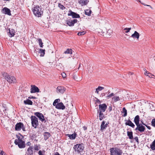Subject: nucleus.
<instances>
[{
	"mask_svg": "<svg viewBox=\"0 0 155 155\" xmlns=\"http://www.w3.org/2000/svg\"><path fill=\"white\" fill-rule=\"evenodd\" d=\"M134 139L138 143H139L138 138L137 137H136L134 138Z\"/></svg>",
	"mask_w": 155,
	"mask_h": 155,
	"instance_id": "49530a36",
	"label": "nucleus"
},
{
	"mask_svg": "<svg viewBox=\"0 0 155 155\" xmlns=\"http://www.w3.org/2000/svg\"><path fill=\"white\" fill-rule=\"evenodd\" d=\"M105 121L104 120L102 122L101 124V130L102 131H103L105 129L107 128L106 126H105Z\"/></svg>",
	"mask_w": 155,
	"mask_h": 155,
	"instance_id": "b1692460",
	"label": "nucleus"
},
{
	"mask_svg": "<svg viewBox=\"0 0 155 155\" xmlns=\"http://www.w3.org/2000/svg\"><path fill=\"white\" fill-rule=\"evenodd\" d=\"M131 37L134 38H136L137 40H138L139 38L140 35L137 32L135 31L134 33L131 35Z\"/></svg>",
	"mask_w": 155,
	"mask_h": 155,
	"instance_id": "f3484780",
	"label": "nucleus"
},
{
	"mask_svg": "<svg viewBox=\"0 0 155 155\" xmlns=\"http://www.w3.org/2000/svg\"><path fill=\"white\" fill-rule=\"evenodd\" d=\"M24 103L26 105H32L33 104L32 102L29 99H27L26 100L24 101Z\"/></svg>",
	"mask_w": 155,
	"mask_h": 155,
	"instance_id": "a878e982",
	"label": "nucleus"
},
{
	"mask_svg": "<svg viewBox=\"0 0 155 155\" xmlns=\"http://www.w3.org/2000/svg\"><path fill=\"white\" fill-rule=\"evenodd\" d=\"M3 75L5 76V79L9 83H14L16 82V80L14 77L11 76L6 73H5Z\"/></svg>",
	"mask_w": 155,
	"mask_h": 155,
	"instance_id": "39448f33",
	"label": "nucleus"
},
{
	"mask_svg": "<svg viewBox=\"0 0 155 155\" xmlns=\"http://www.w3.org/2000/svg\"><path fill=\"white\" fill-rule=\"evenodd\" d=\"M33 146H30L27 150V152H28V155H33Z\"/></svg>",
	"mask_w": 155,
	"mask_h": 155,
	"instance_id": "4be33fe9",
	"label": "nucleus"
},
{
	"mask_svg": "<svg viewBox=\"0 0 155 155\" xmlns=\"http://www.w3.org/2000/svg\"><path fill=\"white\" fill-rule=\"evenodd\" d=\"M147 6L151 7V6L150 5H147Z\"/></svg>",
	"mask_w": 155,
	"mask_h": 155,
	"instance_id": "e2e57ef3",
	"label": "nucleus"
},
{
	"mask_svg": "<svg viewBox=\"0 0 155 155\" xmlns=\"http://www.w3.org/2000/svg\"><path fill=\"white\" fill-rule=\"evenodd\" d=\"M31 143L30 142H28L26 143V145L28 146H30Z\"/></svg>",
	"mask_w": 155,
	"mask_h": 155,
	"instance_id": "603ef678",
	"label": "nucleus"
},
{
	"mask_svg": "<svg viewBox=\"0 0 155 155\" xmlns=\"http://www.w3.org/2000/svg\"><path fill=\"white\" fill-rule=\"evenodd\" d=\"M114 93H112L110 94L109 95H107L106 97L107 98H109L112 96H114Z\"/></svg>",
	"mask_w": 155,
	"mask_h": 155,
	"instance_id": "a18cd8bd",
	"label": "nucleus"
},
{
	"mask_svg": "<svg viewBox=\"0 0 155 155\" xmlns=\"http://www.w3.org/2000/svg\"><path fill=\"white\" fill-rule=\"evenodd\" d=\"M97 101H99V100H98Z\"/></svg>",
	"mask_w": 155,
	"mask_h": 155,
	"instance_id": "338daca9",
	"label": "nucleus"
},
{
	"mask_svg": "<svg viewBox=\"0 0 155 155\" xmlns=\"http://www.w3.org/2000/svg\"><path fill=\"white\" fill-rule=\"evenodd\" d=\"M120 99L119 96H114L112 99V100L114 102H116L117 101H120Z\"/></svg>",
	"mask_w": 155,
	"mask_h": 155,
	"instance_id": "7c9ffc66",
	"label": "nucleus"
},
{
	"mask_svg": "<svg viewBox=\"0 0 155 155\" xmlns=\"http://www.w3.org/2000/svg\"><path fill=\"white\" fill-rule=\"evenodd\" d=\"M28 98H30V99L32 98V99H35L36 98L35 97L33 96H30L28 97Z\"/></svg>",
	"mask_w": 155,
	"mask_h": 155,
	"instance_id": "3c124183",
	"label": "nucleus"
},
{
	"mask_svg": "<svg viewBox=\"0 0 155 155\" xmlns=\"http://www.w3.org/2000/svg\"><path fill=\"white\" fill-rule=\"evenodd\" d=\"M44 140H47L50 137V133L48 132H45L44 133Z\"/></svg>",
	"mask_w": 155,
	"mask_h": 155,
	"instance_id": "5701e85b",
	"label": "nucleus"
},
{
	"mask_svg": "<svg viewBox=\"0 0 155 155\" xmlns=\"http://www.w3.org/2000/svg\"><path fill=\"white\" fill-rule=\"evenodd\" d=\"M150 148H151V149L152 150H155V139L153 141V142L152 143V144L150 145Z\"/></svg>",
	"mask_w": 155,
	"mask_h": 155,
	"instance_id": "f704fd0d",
	"label": "nucleus"
},
{
	"mask_svg": "<svg viewBox=\"0 0 155 155\" xmlns=\"http://www.w3.org/2000/svg\"><path fill=\"white\" fill-rule=\"evenodd\" d=\"M31 124L32 126L35 128H36L39 125L38 119L34 116H31Z\"/></svg>",
	"mask_w": 155,
	"mask_h": 155,
	"instance_id": "423d86ee",
	"label": "nucleus"
},
{
	"mask_svg": "<svg viewBox=\"0 0 155 155\" xmlns=\"http://www.w3.org/2000/svg\"><path fill=\"white\" fill-rule=\"evenodd\" d=\"M108 92L109 94L110 93V91H108Z\"/></svg>",
	"mask_w": 155,
	"mask_h": 155,
	"instance_id": "680f3d73",
	"label": "nucleus"
},
{
	"mask_svg": "<svg viewBox=\"0 0 155 155\" xmlns=\"http://www.w3.org/2000/svg\"><path fill=\"white\" fill-rule=\"evenodd\" d=\"M131 29V28H126L124 29V30L125 31V32L126 33H127L129 32L130 30Z\"/></svg>",
	"mask_w": 155,
	"mask_h": 155,
	"instance_id": "a19ab883",
	"label": "nucleus"
},
{
	"mask_svg": "<svg viewBox=\"0 0 155 155\" xmlns=\"http://www.w3.org/2000/svg\"><path fill=\"white\" fill-rule=\"evenodd\" d=\"M15 130L17 131H19L22 130L23 131H26L25 126L24 124L21 122L17 123L15 128Z\"/></svg>",
	"mask_w": 155,
	"mask_h": 155,
	"instance_id": "0eeeda50",
	"label": "nucleus"
},
{
	"mask_svg": "<svg viewBox=\"0 0 155 155\" xmlns=\"http://www.w3.org/2000/svg\"><path fill=\"white\" fill-rule=\"evenodd\" d=\"M55 107L58 109L64 110L65 107L62 102L57 103L55 106Z\"/></svg>",
	"mask_w": 155,
	"mask_h": 155,
	"instance_id": "dca6fc26",
	"label": "nucleus"
},
{
	"mask_svg": "<svg viewBox=\"0 0 155 155\" xmlns=\"http://www.w3.org/2000/svg\"><path fill=\"white\" fill-rule=\"evenodd\" d=\"M9 36L10 37H13L15 35V30L13 29H12L11 30H10V29H9Z\"/></svg>",
	"mask_w": 155,
	"mask_h": 155,
	"instance_id": "c85d7f7f",
	"label": "nucleus"
},
{
	"mask_svg": "<svg viewBox=\"0 0 155 155\" xmlns=\"http://www.w3.org/2000/svg\"><path fill=\"white\" fill-rule=\"evenodd\" d=\"M109 108L110 109V110H111L112 107H109Z\"/></svg>",
	"mask_w": 155,
	"mask_h": 155,
	"instance_id": "052dcab7",
	"label": "nucleus"
},
{
	"mask_svg": "<svg viewBox=\"0 0 155 155\" xmlns=\"http://www.w3.org/2000/svg\"><path fill=\"white\" fill-rule=\"evenodd\" d=\"M85 33L86 32L85 31H80L78 33V35H84Z\"/></svg>",
	"mask_w": 155,
	"mask_h": 155,
	"instance_id": "79ce46f5",
	"label": "nucleus"
},
{
	"mask_svg": "<svg viewBox=\"0 0 155 155\" xmlns=\"http://www.w3.org/2000/svg\"><path fill=\"white\" fill-rule=\"evenodd\" d=\"M113 2L115 1V0H113Z\"/></svg>",
	"mask_w": 155,
	"mask_h": 155,
	"instance_id": "69168bd1",
	"label": "nucleus"
},
{
	"mask_svg": "<svg viewBox=\"0 0 155 155\" xmlns=\"http://www.w3.org/2000/svg\"><path fill=\"white\" fill-rule=\"evenodd\" d=\"M66 88L62 86H58L56 89V91L58 94H63L65 91Z\"/></svg>",
	"mask_w": 155,
	"mask_h": 155,
	"instance_id": "6e6552de",
	"label": "nucleus"
},
{
	"mask_svg": "<svg viewBox=\"0 0 155 155\" xmlns=\"http://www.w3.org/2000/svg\"><path fill=\"white\" fill-rule=\"evenodd\" d=\"M83 128H84V130H87V127H86V126H84V127H83Z\"/></svg>",
	"mask_w": 155,
	"mask_h": 155,
	"instance_id": "6e6d98bb",
	"label": "nucleus"
},
{
	"mask_svg": "<svg viewBox=\"0 0 155 155\" xmlns=\"http://www.w3.org/2000/svg\"><path fill=\"white\" fill-rule=\"evenodd\" d=\"M39 88L35 85H31V93H35L39 92Z\"/></svg>",
	"mask_w": 155,
	"mask_h": 155,
	"instance_id": "ddd939ff",
	"label": "nucleus"
},
{
	"mask_svg": "<svg viewBox=\"0 0 155 155\" xmlns=\"http://www.w3.org/2000/svg\"><path fill=\"white\" fill-rule=\"evenodd\" d=\"M108 124H109V123H107L105 124V126H106L107 127V125Z\"/></svg>",
	"mask_w": 155,
	"mask_h": 155,
	"instance_id": "13d9d810",
	"label": "nucleus"
},
{
	"mask_svg": "<svg viewBox=\"0 0 155 155\" xmlns=\"http://www.w3.org/2000/svg\"><path fill=\"white\" fill-rule=\"evenodd\" d=\"M122 113H124V114L123 115V117H126L127 115V110L125 107H124L123 108L122 111H121Z\"/></svg>",
	"mask_w": 155,
	"mask_h": 155,
	"instance_id": "2f4dec72",
	"label": "nucleus"
},
{
	"mask_svg": "<svg viewBox=\"0 0 155 155\" xmlns=\"http://www.w3.org/2000/svg\"><path fill=\"white\" fill-rule=\"evenodd\" d=\"M65 54H72V50L71 49H67V50L64 52Z\"/></svg>",
	"mask_w": 155,
	"mask_h": 155,
	"instance_id": "473e14b6",
	"label": "nucleus"
},
{
	"mask_svg": "<svg viewBox=\"0 0 155 155\" xmlns=\"http://www.w3.org/2000/svg\"><path fill=\"white\" fill-rule=\"evenodd\" d=\"M45 50H43L42 49H39V53L41 54L40 56L41 57H43L44 56L45 54Z\"/></svg>",
	"mask_w": 155,
	"mask_h": 155,
	"instance_id": "72a5a7b5",
	"label": "nucleus"
},
{
	"mask_svg": "<svg viewBox=\"0 0 155 155\" xmlns=\"http://www.w3.org/2000/svg\"><path fill=\"white\" fill-rule=\"evenodd\" d=\"M99 109L97 110V111L104 112L107 108V105L105 104H100L99 105Z\"/></svg>",
	"mask_w": 155,
	"mask_h": 155,
	"instance_id": "9d476101",
	"label": "nucleus"
},
{
	"mask_svg": "<svg viewBox=\"0 0 155 155\" xmlns=\"http://www.w3.org/2000/svg\"><path fill=\"white\" fill-rule=\"evenodd\" d=\"M128 74L129 75H132L133 74V73L132 72H129Z\"/></svg>",
	"mask_w": 155,
	"mask_h": 155,
	"instance_id": "4d7b16f0",
	"label": "nucleus"
},
{
	"mask_svg": "<svg viewBox=\"0 0 155 155\" xmlns=\"http://www.w3.org/2000/svg\"><path fill=\"white\" fill-rule=\"evenodd\" d=\"M125 124L126 125L129 126L133 128H134L135 126L134 124L129 119L127 120L126 122L125 123Z\"/></svg>",
	"mask_w": 155,
	"mask_h": 155,
	"instance_id": "a211bd4d",
	"label": "nucleus"
},
{
	"mask_svg": "<svg viewBox=\"0 0 155 155\" xmlns=\"http://www.w3.org/2000/svg\"><path fill=\"white\" fill-rule=\"evenodd\" d=\"M39 46L41 48H42L43 47V43L42 42V40L41 38H39L38 39Z\"/></svg>",
	"mask_w": 155,
	"mask_h": 155,
	"instance_id": "e433bc0d",
	"label": "nucleus"
},
{
	"mask_svg": "<svg viewBox=\"0 0 155 155\" xmlns=\"http://www.w3.org/2000/svg\"><path fill=\"white\" fill-rule=\"evenodd\" d=\"M58 6L60 8L61 10H63L65 8L61 3H58Z\"/></svg>",
	"mask_w": 155,
	"mask_h": 155,
	"instance_id": "ea45409f",
	"label": "nucleus"
},
{
	"mask_svg": "<svg viewBox=\"0 0 155 155\" xmlns=\"http://www.w3.org/2000/svg\"><path fill=\"white\" fill-rule=\"evenodd\" d=\"M85 14L88 16H90L91 13V11L90 9H86L85 11Z\"/></svg>",
	"mask_w": 155,
	"mask_h": 155,
	"instance_id": "c9c22d12",
	"label": "nucleus"
},
{
	"mask_svg": "<svg viewBox=\"0 0 155 155\" xmlns=\"http://www.w3.org/2000/svg\"><path fill=\"white\" fill-rule=\"evenodd\" d=\"M34 149L35 150L38 151L39 150L38 146L37 144L35 145Z\"/></svg>",
	"mask_w": 155,
	"mask_h": 155,
	"instance_id": "37998d69",
	"label": "nucleus"
},
{
	"mask_svg": "<svg viewBox=\"0 0 155 155\" xmlns=\"http://www.w3.org/2000/svg\"><path fill=\"white\" fill-rule=\"evenodd\" d=\"M84 147L83 143L77 144L74 147V149L76 152L80 153L83 152Z\"/></svg>",
	"mask_w": 155,
	"mask_h": 155,
	"instance_id": "20e7f679",
	"label": "nucleus"
},
{
	"mask_svg": "<svg viewBox=\"0 0 155 155\" xmlns=\"http://www.w3.org/2000/svg\"><path fill=\"white\" fill-rule=\"evenodd\" d=\"M68 137H69V138L71 140L74 139L75 138L76 136V134H66Z\"/></svg>",
	"mask_w": 155,
	"mask_h": 155,
	"instance_id": "c756f323",
	"label": "nucleus"
},
{
	"mask_svg": "<svg viewBox=\"0 0 155 155\" xmlns=\"http://www.w3.org/2000/svg\"><path fill=\"white\" fill-rule=\"evenodd\" d=\"M60 101V99H57L54 100L53 103V105L54 106H56L57 104L58 103V102Z\"/></svg>",
	"mask_w": 155,
	"mask_h": 155,
	"instance_id": "58836bf2",
	"label": "nucleus"
},
{
	"mask_svg": "<svg viewBox=\"0 0 155 155\" xmlns=\"http://www.w3.org/2000/svg\"><path fill=\"white\" fill-rule=\"evenodd\" d=\"M3 0L4 1L7 2V1H9L10 0Z\"/></svg>",
	"mask_w": 155,
	"mask_h": 155,
	"instance_id": "bf43d9fd",
	"label": "nucleus"
},
{
	"mask_svg": "<svg viewBox=\"0 0 155 155\" xmlns=\"http://www.w3.org/2000/svg\"><path fill=\"white\" fill-rule=\"evenodd\" d=\"M88 2L89 1L88 0H80L79 1L80 4L82 6L86 5Z\"/></svg>",
	"mask_w": 155,
	"mask_h": 155,
	"instance_id": "aec40b11",
	"label": "nucleus"
},
{
	"mask_svg": "<svg viewBox=\"0 0 155 155\" xmlns=\"http://www.w3.org/2000/svg\"><path fill=\"white\" fill-rule=\"evenodd\" d=\"M34 114L38 117L42 122H43L45 120L44 116L42 114L38 112H36L34 113Z\"/></svg>",
	"mask_w": 155,
	"mask_h": 155,
	"instance_id": "f8f14e48",
	"label": "nucleus"
},
{
	"mask_svg": "<svg viewBox=\"0 0 155 155\" xmlns=\"http://www.w3.org/2000/svg\"><path fill=\"white\" fill-rule=\"evenodd\" d=\"M2 12L5 14H7L10 16L11 15V11L10 9L6 7L2 9Z\"/></svg>",
	"mask_w": 155,
	"mask_h": 155,
	"instance_id": "4468645a",
	"label": "nucleus"
},
{
	"mask_svg": "<svg viewBox=\"0 0 155 155\" xmlns=\"http://www.w3.org/2000/svg\"><path fill=\"white\" fill-rule=\"evenodd\" d=\"M103 112L101 111H97V114H99V120H102L104 118H105L104 115L103 114Z\"/></svg>",
	"mask_w": 155,
	"mask_h": 155,
	"instance_id": "412c9836",
	"label": "nucleus"
},
{
	"mask_svg": "<svg viewBox=\"0 0 155 155\" xmlns=\"http://www.w3.org/2000/svg\"><path fill=\"white\" fill-rule=\"evenodd\" d=\"M140 118L139 116L138 115L134 117V122L135 123L136 125L140 124Z\"/></svg>",
	"mask_w": 155,
	"mask_h": 155,
	"instance_id": "6ab92c4d",
	"label": "nucleus"
},
{
	"mask_svg": "<svg viewBox=\"0 0 155 155\" xmlns=\"http://www.w3.org/2000/svg\"><path fill=\"white\" fill-rule=\"evenodd\" d=\"M39 155H43L42 153V152L41 150H39L38 152Z\"/></svg>",
	"mask_w": 155,
	"mask_h": 155,
	"instance_id": "864d4df0",
	"label": "nucleus"
},
{
	"mask_svg": "<svg viewBox=\"0 0 155 155\" xmlns=\"http://www.w3.org/2000/svg\"><path fill=\"white\" fill-rule=\"evenodd\" d=\"M112 32L111 30H108V31H107L106 33V36L108 37L110 36L112 34Z\"/></svg>",
	"mask_w": 155,
	"mask_h": 155,
	"instance_id": "4c0bfd02",
	"label": "nucleus"
},
{
	"mask_svg": "<svg viewBox=\"0 0 155 155\" xmlns=\"http://www.w3.org/2000/svg\"><path fill=\"white\" fill-rule=\"evenodd\" d=\"M45 122H46V120H45Z\"/></svg>",
	"mask_w": 155,
	"mask_h": 155,
	"instance_id": "774afa93",
	"label": "nucleus"
},
{
	"mask_svg": "<svg viewBox=\"0 0 155 155\" xmlns=\"http://www.w3.org/2000/svg\"><path fill=\"white\" fill-rule=\"evenodd\" d=\"M61 75L63 78H65L66 77V74L65 73L63 72L61 73Z\"/></svg>",
	"mask_w": 155,
	"mask_h": 155,
	"instance_id": "de8ad7c7",
	"label": "nucleus"
},
{
	"mask_svg": "<svg viewBox=\"0 0 155 155\" xmlns=\"http://www.w3.org/2000/svg\"><path fill=\"white\" fill-rule=\"evenodd\" d=\"M147 128L149 130H150L151 129V127H150L147 126V125H145Z\"/></svg>",
	"mask_w": 155,
	"mask_h": 155,
	"instance_id": "5fc2aeb1",
	"label": "nucleus"
},
{
	"mask_svg": "<svg viewBox=\"0 0 155 155\" xmlns=\"http://www.w3.org/2000/svg\"><path fill=\"white\" fill-rule=\"evenodd\" d=\"M110 155H122L123 151L117 147L111 148L110 149Z\"/></svg>",
	"mask_w": 155,
	"mask_h": 155,
	"instance_id": "f257e3e1",
	"label": "nucleus"
},
{
	"mask_svg": "<svg viewBox=\"0 0 155 155\" xmlns=\"http://www.w3.org/2000/svg\"><path fill=\"white\" fill-rule=\"evenodd\" d=\"M106 94L104 93H101L100 95V96L101 97H103L104 96H105Z\"/></svg>",
	"mask_w": 155,
	"mask_h": 155,
	"instance_id": "8fccbe9b",
	"label": "nucleus"
},
{
	"mask_svg": "<svg viewBox=\"0 0 155 155\" xmlns=\"http://www.w3.org/2000/svg\"><path fill=\"white\" fill-rule=\"evenodd\" d=\"M33 12L35 15L37 17H41L43 14V12L39 6H36L34 8Z\"/></svg>",
	"mask_w": 155,
	"mask_h": 155,
	"instance_id": "7ed1b4c3",
	"label": "nucleus"
},
{
	"mask_svg": "<svg viewBox=\"0 0 155 155\" xmlns=\"http://www.w3.org/2000/svg\"><path fill=\"white\" fill-rule=\"evenodd\" d=\"M127 135L129 139L131 140L133 139V133L132 131L129 132L127 131Z\"/></svg>",
	"mask_w": 155,
	"mask_h": 155,
	"instance_id": "cd10ccee",
	"label": "nucleus"
},
{
	"mask_svg": "<svg viewBox=\"0 0 155 155\" xmlns=\"http://www.w3.org/2000/svg\"><path fill=\"white\" fill-rule=\"evenodd\" d=\"M144 70L145 71V72L144 73L145 75L147 76H148L150 78H152V76H153L154 75L151 74V73H149V72L147 71L146 70V69H144Z\"/></svg>",
	"mask_w": 155,
	"mask_h": 155,
	"instance_id": "393cba45",
	"label": "nucleus"
},
{
	"mask_svg": "<svg viewBox=\"0 0 155 155\" xmlns=\"http://www.w3.org/2000/svg\"><path fill=\"white\" fill-rule=\"evenodd\" d=\"M0 155H5V153L3 151H0Z\"/></svg>",
	"mask_w": 155,
	"mask_h": 155,
	"instance_id": "09e8293b",
	"label": "nucleus"
},
{
	"mask_svg": "<svg viewBox=\"0 0 155 155\" xmlns=\"http://www.w3.org/2000/svg\"><path fill=\"white\" fill-rule=\"evenodd\" d=\"M151 124L152 126L155 127V118L153 119L151 121Z\"/></svg>",
	"mask_w": 155,
	"mask_h": 155,
	"instance_id": "c03bdc74",
	"label": "nucleus"
},
{
	"mask_svg": "<svg viewBox=\"0 0 155 155\" xmlns=\"http://www.w3.org/2000/svg\"><path fill=\"white\" fill-rule=\"evenodd\" d=\"M137 127L135 129V130L136 131L138 130L140 132H143L144 131L145 127L143 126L141 124H139L136 125Z\"/></svg>",
	"mask_w": 155,
	"mask_h": 155,
	"instance_id": "9b49d317",
	"label": "nucleus"
},
{
	"mask_svg": "<svg viewBox=\"0 0 155 155\" xmlns=\"http://www.w3.org/2000/svg\"><path fill=\"white\" fill-rule=\"evenodd\" d=\"M68 16H71L73 18H80L79 15L76 13L72 12L70 10L68 14Z\"/></svg>",
	"mask_w": 155,
	"mask_h": 155,
	"instance_id": "1a4fd4ad",
	"label": "nucleus"
},
{
	"mask_svg": "<svg viewBox=\"0 0 155 155\" xmlns=\"http://www.w3.org/2000/svg\"><path fill=\"white\" fill-rule=\"evenodd\" d=\"M17 139L15 140L14 143L16 145H17L20 148H24L25 147V143L24 141L22 140L23 138H21L18 136Z\"/></svg>",
	"mask_w": 155,
	"mask_h": 155,
	"instance_id": "f03ea898",
	"label": "nucleus"
},
{
	"mask_svg": "<svg viewBox=\"0 0 155 155\" xmlns=\"http://www.w3.org/2000/svg\"><path fill=\"white\" fill-rule=\"evenodd\" d=\"M104 89V87L99 86L96 89L95 92L97 94H99V91H102Z\"/></svg>",
	"mask_w": 155,
	"mask_h": 155,
	"instance_id": "bb28decb",
	"label": "nucleus"
},
{
	"mask_svg": "<svg viewBox=\"0 0 155 155\" xmlns=\"http://www.w3.org/2000/svg\"><path fill=\"white\" fill-rule=\"evenodd\" d=\"M142 124L145 125H146L145 124H144L143 122H142Z\"/></svg>",
	"mask_w": 155,
	"mask_h": 155,
	"instance_id": "0e129e2a",
	"label": "nucleus"
},
{
	"mask_svg": "<svg viewBox=\"0 0 155 155\" xmlns=\"http://www.w3.org/2000/svg\"><path fill=\"white\" fill-rule=\"evenodd\" d=\"M78 22V20L76 19H73L71 20H68L66 21V24L69 26H73L75 23Z\"/></svg>",
	"mask_w": 155,
	"mask_h": 155,
	"instance_id": "2eb2a0df",
	"label": "nucleus"
}]
</instances>
